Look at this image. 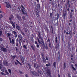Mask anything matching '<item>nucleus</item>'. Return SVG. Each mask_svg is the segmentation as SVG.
Instances as JSON below:
<instances>
[{
    "instance_id": "51",
    "label": "nucleus",
    "mask_w": 77,
    "mask_h": 77,
    "mask_svg": "<svg viewBox=\"0 0 77 77\" xmlns=\"http://www.w3.org/2000/svg\"><path fill=\"white\" fill-rule=\"evenodd\" d=\"M36 47L37 48H39V45L38 44H37V45Z\"/></svg>"
},
{
    "instance_id": "36",
    "label": "nucleus",
    "mask_w": 77,
    "mask_h": 77,
    "mask_svg": "<svg viewBox=\"0 0 77 77\" xmlns=\"http://www.w3.org/2000/svg\"><path fill=\"white\" fill-rule=\"evenodd\" d=\"M13 28H15V25L13 23L12 24Z\"/></svg>"
},
{
    "instance_id": "40",
    "label": "nucleus",
    "mask_w": 77,
    "mask_h": 77,
    "mask_svg": "<svg viewBox=\"0 0 77 77\" xmlns=\"http://www.w3.org/2000/svg\"><path fill=\"white\" fill-rule=\"evenodd\" d=\"M16 45L17 47H18V42H16Z\"/></svg>"
},
{
    "instance_id": "6",
    "label": "nucleus",
    "mask_w": 77,
    "mask_h": 77,
    "mask_svg": "<svg viewBox=\"0 0 77 77\" xmlns=\"http://www.w3.org/2000/svg\"><path fill=\"white\" fill-rule=\"evenodd\" d=\"M39 65L36 64H34V68H35V69H38L39 68Z\"/></svg>"
},
{
    "instance_id": "37",
    "label": "nucleus",
    "mask_w": 77,
    "mask_h": 77,
    "mask_svg": "<svg viewBox=\"0 0 77 77\" xmlns=\"http://www.w3.org/2000/svg\"><path fill=\"white\" fill-rule=\"evenodd\" d=\"M23 30H24V31H25V32H27V29H26V28H24Z\"/></svg>"
},
{
    "instance_id": "20",
    "label": "nucleus",
    "mask_w": 77,
    "mask_h": 77,
    "mask_svg": "<svg viewBox=\"0 0 77 77\" xmlns=\"http://www.w3.org/2000/svg\"><path fill=\"white\" fill-rule=\"evenodd\" d=\"M23 48H25V49L26 50H27V45H24L23 46Z\"/></svg>"
},
{
    "instance_id": "52",
    "label": "nucleus",
    "mask_w": 77,
    "mask_h": 77,
    "mask_svg": "<svg viewBox=\"0 0 77 77\" xmlns=\"http://www.w3.org/2000/svg\"><path fill=\"white\" fill-rule=\"evenodd\" d=\"M50 39L48 38V40L47 41V42H50Z\"/></svg>"
},
{
    "instance_id": "7",
    "label": "nucleus",
    "mask_w": 77,
    "mask_h": 77,
    "mask_svg": "<svg viewBox=\"0 0 77 77\" xmlns=\"http://www.w3.org/2000/svg\"><path fill=\"white\" fill-rule=\"evenodd\" d=\"M67 11H66L65 12V11H63V15L64 16V18H65V17H66V12Z\"/></svg>"
},
{
    "instance_id": "34",
    "label": "nucleus",
    "mask_w": 77,
    "mask_h": 77,
    "mask_svg": "<svg viewBox=\"0 0 77 77\" xmlns=\"http://www.w3.org/2000/svg\"><path fill=\"white\" fill-rule=\"evenodd\" d=\"M72 68L73 69V70H74L75 71V70L76 69H75V68H74V67L73 66V65H72Z\"/></svg>"
},
{
    "instance_id": "31",
    "label": "nucleus",
    "mask_w": 77,
    "mask_h": 77,
    "mask_svg": "<svg viewBox=\"0 0 77 77\" xmlns=\"http://www.w3.org/2000/svg\"><path fill=\"white\" fill-rule=\"evenodd\" d=\"M8 71L10 74H12V72H11V69H8Z\"/></svg>"
},
{
    "instance_id": "8",
    "label": "nucleus",
    "mask_w": 77,
    "mask_h": 77,
    "mask_svg": "<svg viewBox=\"0 0 77 77\" xmlns=\"http://www.w3.org/2000/svg\"><path fill=\"white\" fill-rule=\"evenodd\" d=\"M71 4V1L69 0H67V4L69 8H70V4Z\"/></svg>"
},
{
    "instance_id": "12",
    "label": "nucleus",
    "mask_w": 77,
    "mask_h": 77,
    "mask_svg": "<svg viewBox=\"0 0 77 77\" xmlns=\"http://www.w3.org/2000/svg\"><path fill=\"white\" fill-rule=\"evenodd\" d=\"M32 74L33 75L36 76V75H37V73L35 72H32Z\"/></svg>"
},
{
    "instance_id": "33",
    "label": "nucleus",
    "mask_w": 77,
    "mask_h": 77,
    "mask_svg": "<svg viewBox=\"0 0 77 77\" xmlns=\"http://www.w3.org/2000/svg\"><path fill=\"white\" fill-rule=\"evenodd\" d=\"M28 65L29 67V69H31V65H30V64H28Z\"/></svg>"
},
{
    "instance_id": "32",
    "label": "nucleus",
    "mask_w": 77,
    "mask_h": 77,
    "mask_svg": "<svg viewBox=\"0 0 77 77\" xmlns=\"http://www.w3.org/2000/svg\"><path fill=\"white\" fill-rule=\"evenodd\" d=\"M12 44L14 45V44H15V42H14V39H12Z\"/></svg>"
},
{
    "instance_id": "43",
    "label": "nucleus",
    "mask_w": 77,
    "mask_h": 77,
    "mask_svg": "<svg viewBox=\"0 0 77 77\" xmlns=\"http://www.w3.org/2000/svg\"><path fill=\"white\" fill-rule=\"evenodd\" d=\"M0 47L1 48H3V44H1V45Z\"/></svg>"
},
{
    "instance_id": "49",
    "label": "nucleus",
    "mask_w": 77,
    "mask_h": 77,
    "mask_svg": "<svg viewBox=\"0 0 77 77\" xmlns=\"http://www.w3.org/2000/svg\"><path fill=\"white\" fill-rule=\"evenodd\" d=\"M16 51H18V47H15Z\"/></svg>"
},
{
    "instance_id": "26",
    "label": "nucleus",
    "mask_w": 77,
    "mask_h": 77,
    "mask_svg": "<svg viewBox=\"0 0 77 77\" xmlns=\"http://www.w3.org/2000/svg\"><path fill=\"white\" fill-rule=\"evenodd\" d=\"M44 26L45 30H47V26H46V25H44Z\"/></svg>"
},
{
    "instance_id": "59",
    "label": "nucleus",
    "mask_w": 77,
    "mask_h": 77,
    "mask_svg": "<svg viewBox=\"0 0 77 77\" xmlns=\"http://www.w3.org/2000/svg\"><path fill=\"white\" fill-rule=\"evenodd\" d=\"M1 71H2V72H5V69H2L1 70Z\"/></svg>"
},
{
    "instance_id": "60",
    "label": "nucleus",
    "mask_w": 77,
    "mask_h": 77,
    "mask_svg": "<svg viewBox=\"0 0 77 77\" xmlns=\"http://www.w3.org/2000/svg\"><path fill=\"white\" fill-rule=\"evenodd\" d=\"M18 35H17V34H15V38H17V37Z\"/></svg>"
},
{
    "instance_id": "57",
    "label": "nucleus",
    "mask_w": 77,
    "mask_h": 77,
    "mask_svg": "<svg viewBox=\"0 0 77 77\" xmlns=\"http://www.w3.org/2000/svg\"><path fill=\"white\" fill-rule=\"evenodd\" d=\"M1 74H2V75H5V73L3 72H1Z\"/></svg>"
},
{
    "instance_id": "41",
    "label": "nucleus",
    "mask_w": 77,
    "mask_h": 77,
    "mask_svg": "<svg viewBox=\"0 0 77 77\" xmlns=\"http://www.w3.org/2000/svg\"><path fill=\"white\" fill-rule=\"evenodd\" d=\"M45 49L46 50H48V47L47 46V45H46V46H45Z\"/></svg>"
},
{
    "instance_id": "50",
    "label": "nucleus",
    "mask_w": 77,
    "mask_h": 77,
    "mask_svg": "<svg viewBox=\"0 0 77 77\" xmlns=\"http://www.w3.org/2000/svg\"><path fill=\"white\" fill-rule=\"evenodd\" d=\"M18 9L20 11H21V9H21V7H18Z\"/></svg>"
},
{
    "instance_id": "10",
    "label": "nucleus",
    "mask_w": 77,
    "mask_h": 77,
    "mask_svg": "<svg viewBox=\"0 0 77 77\" xmlns=\"http://www.w3.org/2000/svg\"><path fill=\"white\" fill-rule=\"evenodd\" d=\"M16 29H18V30H20V26L18 25L17 24H16Z\"/></svg>"
},
{
    "instance_id": "21",
    "label": "nucleus",
    "mask_w": 77,
    "mask_h": 77,
    "mask_svg": "<svg viewBox=\"0 0 77 77\" xmlns=\"http://www.w3.org/2000/svg\"><path fill=\"white\" fill-rule=\"evenodd\" d=\"M22 62L23 63H24V59L23 58H21Z\"/></svg>"
},
{
    "instance_id": "27",
    "label": "nucleus",
    "mask_w": 77,
    "mask_h": 77,
    "mask_svg": "<svg viewBox=\"0 0 77 77\" xmlns=\"http://www.w3.org/2000/svg\"><path fill=\"white\" fill-rule=\"evenodd\" d=\"M21 34H22L23 36H25V34L24 32H23L22 31H21Z\"/></svg>"
},
{
    "instance_id": "47",
    "label": "nucleus",
    "mask_w": 77,
    "mask_h": 77,
    "mask_svg": "<svg viewBox=\"0 0 77 77\" xmlns=\"http://www.w3.org/2000/svg\"><path fill=\"white\" fill-rule=\"evenodd\" d=\"M38 72L39 73H41V70L40 69H39L38 70Z\"/></svg>"
},
{
    "instance_id": "55",
    "label": "nucleus",
    "mask_w": 77,
    "mask_h": 77,
    "mask_svg": "<svg viewBox=\"0 0 77 77\" xmlns=\"http://www.w3.org/2000/svg\"><path fill=\"white\" fill-rule=\"evenodd\" d=\"M50 17H51V18H52V13H50Z\"/></svg>"
},
{
    "instance_id": "23",
    "label": "nucleus",
    "mask_w": 77,
    "mask_h": 77,
    "mask_svg": "<svg viewBox=\"0 0 77 77\" xmlns=\"http://www.w3.org/2000/svg\"><path fill=\"white\" fill-rule=\"evenodd\" d=\"M57 20H58V19H59V13H57Z\"/></svg>"
},
{
    "instance_id": "15",
    "label": "nucleus",
    "mask_w": 77,
    "mask_h": 77,
    "mask_svg": "<svg viewBox=\"0 0 77 77\" xmlns=\"http://www.w3.org/2000/svg\"><path fill=\"white\" fill-rule=\"evenodd\" d=\"M11 59H12V60H14V59H15V57H16V56H12V55H11Z\"/></svg>"
},
{
    "instance_id": "19",
    "label": "nucleus",
    "mask_w": 77,
    "mask_h": 77,
    "mask_svg": "<svg viewBox=\"0 0 77 77\" xmlns=\"http://www.w3.org/2000/svg\"><path fill=\"white\" fill-rule=\"evenodd\" d=\"M42 59H43V61L45 63H46V59L44 57L42 58Z\"/></svg>"
},
{
    "instance_id": "30",
    "label": "nucleus",
    "mask_w": 77,
    "mask_h": 77,
    "mask_svg": "<svg viewBox=\"0 0 77 77\" xmlns=\"http://www.w3.org/2000/svg\"><path fill=\"white\" fill-rule=\"evenodd\" d=\"M55 41L56 43H57V37H56L55 38Z\"/></svg>"
},
{
    "instance_id": "56",
    "label": "nucleus",
    "mask_w": 77,
    "mask_h": 77,
    "mask_svg": "<svg viewBox=\"0 0 77 77\" xmlns=\"http://www.w3.org/2000/svg\"><path fill=\"white\" fill-rule=\"evenodd\" d=\"M68 77H71V74H70V73H69L68 74Z\"/></svg>"
},
{
    "instance_id": "46",
    "label": "nucleus",
    "mask_w": 77,
    "mask_h": 77,
    "mask_svg": "<svg viewBox=\"0 0 77 77\" xmlns=\"http://www.w3.org/2000/svg\"><path fill=\"white\" fill-rule=\"evenodd\" d=\"M49 46L50 48H51V43H49Z\"/></svg>"
},
{
    "instance_id": "58",
    "label": "nucleus",
    "mask_w": 77,
    "mask_h": 77,
    "mask_svg": "<svg viewBox=\"0 0 77 77\" xmlns=\"http://www.w3.org/2000/svg\"><path fill=\"white\" fill-rule=\"evenodd\" d=\"M52 5H54V2L52 1L51 3Z\"/></svg>"
},
{
    "instance_id": "38",
    "label": "nucleus",
    "mask_w": 77,
    "mask_h": 77,
    "mask_svg": "<svg viewBox=\"0 0 77 77\" xmlns=\"http://www.w3.org/2000/svg\"><path fill=\"white\" fill-rule=\"evenodd\" d=\"M33 2L35 6H36V1H34Z\"/></svg>"
},
{
    "instance_id": "35",
    "label": "nucleus",
    "mask_w": 77,
    "mask_h": 77,
    "mask_svg": "<svg viewBox=\"0 0 77 77\" xmlns=\"http://www.w3.org/2000/svg\"><path fill=\"white\" fill-rule=\"evenodd\" d=\"M37 40L39 42V44H41V42H40V40H39V38H37Z\"/></svg>"
},
{
    "instance_id": "48",
    "label": "nucleus",
    "mask_w": 77,
    "mask_h": 77,
    "mask_svg": "<svg viewBox=\"0 0 77 77\" xmlns=\"http://www.w3.org/2000/svg\"><path fill=\"white\" fill-rule=\"evenodd\" d=\"M2 31H1L0 32V36H1V35H2Z\"/></svg>"
},
{
    "instance_id": "45",
    "label": "nucleus",
    "mask_w": 77,
    "mask_h": 77,
    "mask_svg": "<svg viewBox=\"0 0 77 77\" xmlns=\"http://www.w3.org/2000/svg\"><path fill=\"white\" fill-rule=\"evenodd\" d=\"M12 33H13V34H15H15H16V33H17V32H15V31H13Z\"/></svg>"
},
{
    "instance_id": "24",
    "label": "nucleus",
    "mask_w": 77,
    "mask_h": 77,
    "mask_svg": "<svg viewBox=\"0 0 77 77\" xmlns=\"http://www.w3.org/2000/svg\"><path fill=\"white\" fill-rule=\"evenodd\" d=\"M72 13H70V18H72Z\"/></svg>"
},
{
    "instance_id": "4",
    "label": "nucleus",
    "mask_w": 77,
    "mask_h": 77,
    "mask_svg": "<svg viewBox=\"0 0 77 77\" xmlns=\"http://www.w3.org/2000/svg\"><path fill=\"white\" fill-rule=\"evenodd\" d=\"M19 39V43L20 45V46H21V42L23 41V38H22V37L21 35L18 36Z\"/></svg>"
},
{
    "instance_id": "25",
    "label": "nucleus",
    "mask_w": 77,
    "mask_h": 77,
    "mask_svg": "<svg viewBox=\"0 0 77 77\" xmlns=\"http://www.w3.org/2000/svg\"><path fill=\"white\" fill-rule=\"evenodd\" d=\"M59 44L55 46V48H56V49H57V48H59Z\"/></svg>"
},
{
    "instance_id": "39",
    "label": "nucleus",
    "mask_w": 77,
    "mask_h": 77,
    "mask_svg": "<svg viewBox=\"0 0 77 77\" xmlns=\"http://www.w3.org/2000/svg\"><path fill=\"white\" fill-rule=\"evenodd\" d=\"M10 23H11V24H14V23L13 22H12V21L11 20H10Z\"/></svg>"
},
{
    "instance_id": "22",
    "label": "nucleus",
    "mask_w": 77,
    "mask_h": 77,
    "mask_svg": "<svg viewBox=\"0 0 77 77\" xmlns=\"http://www.w3.org/2000/svg\"><path fill=\"white\" fill-rule=\"evenodd\" d=\"M37 7L38 8V9H40V5L39 4L37 5Z\"/></svg>"
},
{
    "instance_id": "54",
    "label": "nucleus",
    "mask_w": 77,
    "mask_h": 77,
    "mask_svg": "<svg viewBox=\"0 0 77 77\" xmlns=\"http://www.w3.org/2000/svg\"><path fill=\"white\" fill-rule=\"evenodd\" d=\"M73 25H74V27H75L76 25H75V23L74 22L73 23Z\"/></svg>"
},
{
    "instance_id": "14",
    "label": "nucleus",
    "mask_w": 77,
    "mask_h": 77,
    "mask_svg": "<svg viewBox=\"0 0 77 77\" xmlns=\"http://www.w3.org/2000/svg\"><path fill=\"white\" fill-rule=\"evenodd\" d=\"M17 17L18 20H21V16L19 15H17Z\"/></svg>"
},
{
    "instance_id": "1",
    "label": "nucleus",
    "mask_w": 77,
    "mask_h": 77,
    "mask_svg": "<svg viewBox=\"0 0 77 77\" xmlns=\"http://www.w3.org/2000/svg\"><path fill=\"white\" fill-rule=\"evenodd\" d=\"M46 72L47 74V75H48V76L50 75H51V70L48 69V68L47 67L46 68Z\"/></svg>"
},
{
    "instance_id": "53",
    "label": "nucleus",
    "mask_w": 77,
    "mask_h": 77,
    "mask_svg": "<svg viewBox=\"0 0 77 77\" xmlns=\"http://www.w3.org/2000/svg\"><path fill=\"white\" fill-rule=\"evenodd\" d=\"M0 66H3V64L2 63H0Z\"/></svg>"
},
{
    "instance_id": "44",
    "label": "nucleus",
    "mask_w": 77,
    "mask_h": 77,
    "mask_svg": "<svg viewBox=\"0 0 77 77\" xmlns=\"http://www.w3.org/2000/svg\"><path fill=\"white\" fill-rule=\"evenodd\" d=\"M3 18V15L0 14V18Z\"/></svg>"
},
{
    "instance_id": "17",
    "label": "nucleus",
    "mask_w": 77,
    "mask_h": 77,
    "mask_svg": "<svg viewBox=\"0 0 77 77\" xmlns=\"http://www.w3.org/2000/svg\"><path fill=\"white\" fill-rule=\"evenodd\" d=\"M66 68V63L64 62L63 64V69H65Z\"/></svg>"
},
{
    "instance_id": "29",
    "label": "nucleus",
    "mask_w": 77,
    "mask_h": 77,
    "mask_svg": "<svg viewBox=\"0 0 77 77\" xmlns=\"http://www.w3.org/2000/svg\"><path fill=\"white\" fill-rule=\"evenodd\" d=\"M53 65L54 66V67L55 68H56V62H55L53 64Z\"/></svg>"
},
{
    "instance_id": "61",
    "label": "nucleus",
    "mask_w": 77,
    "mask_h": 77,
    "mask_svg": "<svg viewBox=\"0 0 77 77\" xmlns=\"http://www.w3.org/2000/svg\"><path fill=\"white\" fill-rule=\"evenodd\" d=\"M35 44H36V45L38 44V43L37 42H36V41H35Z\"/></svg>"
},
{
    "instance_id": "13",
    "label": "nucleus",
    "mask_w": 77,
    "mask_h": 77,
    "mask_svg": "<svg viewBox=\"0 0 77 77\" xmlns=\"http://www.w3.org/2000/svg\"><path fill=\"white\" fill-rule=\"evenodd\" d=\"M69 34L70 36H72V31L71 30L69 32Z\"/></svg>"
},
{
    "instance_id": "63",
    "label": "nucleus",
    "mask_w": 77,
    "mask_h": 77,
    "mask_svg": "<svg viewBox=\"0 0 77 77\" xmlns=\"http://www.w3.org/2000/svg\"><path fill=\"white\" fill-rule=\"evenodd\" d=\"M51 33H53V29H52V31H51Z\"/></svg>"
},
{
    "instance_id": "64",
    "label": "nucleus",
    "mask_w": 77,
    "mask_h": 77,
    "mask_svg": "<svg viewBox=\"0 0 77 77\" xmlns=\"http://www.w3.org/2000/svg\"><path fill=\"white\" fill-rule=\"evenodd\" d=\"M46 66H49V65L47 64H46Z\"/></svg>"
},
{
    "instance_id": "28",
    "label": "nucleus",
    "mask_w": 77,
    "mask_h": 77,
    "mask_svg": "<svg viewBox=\"0 0 77 77\" xmlns=\"http://www.w3.org/2000/svg\"><path fill=\"white\" fill-rule=\"evenodd\" d=\"M5 72L6 74H7V75H8V74H9V72H8L7 69L5 70Z\"/></svg>"
},
{
    "instance_id": "42",
    "label": "nucleus",
    "mask_w": 77,
    "mask_h": 77,
    "mask_svg": "<svg viewBox=\"0 0 77 77\" xmlns=\"http://www.w3.org/2000/svg\"><path fill=\"white\" fill-rule=\"evenodd\" d=\"M7 5V6H9L10 8V7H11V5H10V4H9V3Z\"/></svg>"
},
{
    "instance_id": "2",
    "label": "nucleus",
    "mask_w": 77,
    "mask_h": 77,
    "mask_svg": "<svg viewBox=\"0 0 77 77\" xmlns=\"http://www.w3.org/2000/svg\"><path fill=\"white\" fill-rule=\"evenodd\" d=\"M38 37L39 39H41V42L42 43V44L43 46H44V41H43V38L41 37V34H40V33H39L38 34Z\"/></svg>"
},
{
    "instance_id": "3",
    "label": "nucleus",
    "mask_w": 77,
    "mask_h": 77,
    "mask_svg": "<svg viewBox=\"0 0 77 77\" xmlns=\"http://www.w3.org/2000/svg\"><path fill=\"white\" fill-rule=\"evenodd\" d=\"M21 6L23 9H21V11H22L23 14H24V15L25 14H27V12L26 11H25V8H24V6H23L22 5H21Z\"/></svg>"
},
{
    "instance_id": "18",
    "label": "nucleus",
    "mask_w": 77,
    "mask_h": 77,
    "mask_svg": "<svg viewBox=\"0 0 77 77\" xmlns=\"http://www.w3.org/2000/svg\"><path fill=\"white\" fill-rule=\"evenodd\" d=\"M31 40L32 42H34V40L32 37H31Z\"/></svg>"
},
{
    "instance_id": "5",
    "label": "nucleus",
    "mask_w": 77,
    "mask_h": 77,
    "mask_svg": "<svg viewBox=\"0 0 77 77\" xmlns=\"http://www.w3.org/2000/svg\"><path fill=\"white\" fill-rule=\"evenodd\" d=\"M3 64L5 66H8V62L7 60H5L3 61Z\"/></svg>"
},
{
    "instance_id": "62",
    "label": "nucleus",
    "mask_w": 77,
    "mask_h": 77,
    "mask_svg": "<svg viewBox=\"0 0 77 77\" xmlns=\"http://www.w3.org/2000/svg\"><path fill=\"white\" fill-rule=\"evenodd\" d=\"M25 77H29V76H28V75L27 74H26L25 75Z\"/></svg>"
},
{
    "instance_id": "16",
    "label": "nucleus",
    "mask_w": 77,
    "mask_h": 77,
    "mask_svg": "<svg viewBox=\"0 0 77 77\" xmlns=\"http://www.w3.org/2000/svg\"><path fill=\"white\" fill-rule=\"evenodd\" d=\"M31 47L32 48L33 50L34 51H35V50H36L35 49V48H34V47H33V46L32 45L31 46Z\"/></svg>"
},
{
    "instance_id": "9",
    "label": "nucleus",
    "mask_w": 77,
    "mask_h": 77,
    "mask_svg": "<svg viewBox=\"0 0 77 77\" xmlns=\"http://www.w3.org/2000/svg\"><path fill=\"white\" fill-rule=\"evenodd\" d=\"M14 18V16L12 15H11V17L9 18V19L10 20H12L13 18Z\"/></svg>"
},
{
    "instance_id": "11",
    "label": "nucleus",
    "mask_w": 77,
    "mask_h": 77,
    "mask_svg": "<svg viewBox=\"0 0 77 77\" xmlns=\"http://www.w3.org/2000/svg\"><path fill=\"white\" fill-rule=\"evenodd\" d=\"M2 50V51H5L6 52L7 51L6 49V48H1Z\"/></svg>"
}]
</instances>
